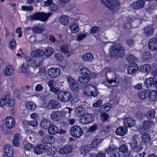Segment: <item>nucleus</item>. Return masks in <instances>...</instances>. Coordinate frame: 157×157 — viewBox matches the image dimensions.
Returning <instances> with one entry per match:
<instances>
[{
    "label": "nucleus",
    "instance_id": "45",
    "mask_svg": "<svg viewBox=\"0 0 157 157\" xmlns=\"http://www.w3.org/2000/svg\"><path fill=\"white\" fill-rule=\"evenodd\" d=\"M26 107L29 110L33 111L36 107V105L32 101H28L26 105Z\"/></svg>",
    "mask_w": 157,
    "mask_h": 157
},
{
    "label": "nucleus",
    "instance_id": "46",
    "mask_svg": "<svg viewBox=\"0 0 157 157\" xmlns=\"http://www.w3.org/2000/svg\"><path fill=\"white\" fill-rule=\"evenodd\" d=\"M54 52V50L51 47H47L45 49V55L47 57H49Z\"/></svg>",
    "mask_w": 157,
    "mask_h": 157
},
{
    "label": "nucleus",
    "instance_id": "22",
    "mask_svg": "<svg viewBox=\"0 0 157 157\" xmlns=\"http://www.w3.org/2000/svg\"><path fill=\"white\" fill-rule=\"evenodd\" d=\"M152 74L154 76L153 78L154 81V86L157 87V65L155 64H152Z\"/></svg>",
    "mask_w": 157,
    "mask_h": 157
},
{
    "label": "nucleus",
    "instance_id": "1",
    "mask_svg": "<svg viewBox=\"0 0 157 157\" xmlns=\"http://www.w3.org/2000/svg\"><path fill=\"white\" fill-rule=\"evenodd\" d=\"M125 49L121 44L118 43L111 46L109 48V56L112 58L118 59L122 58L124 54Z\"/></svg>",
    "mask_w": 157,
    "mask_h": 157
},
{
    "label": "nucleus",
    "instance_id": "14",
    "mask_svg": "<svg viewBox=\"0 0 157 157\" xmlns=\"http://www.w3.org/2000/svg\"><path fill=\"white\" fill-rule=\"evenodd\" d=\"M61 70L58 68H50L48 70V74L51 78H56L58 76L61 74Z\"/></svg>",
    "mask_w": 157,
    "mask_h": 157
},
{
    "label": "nucleus",
    "instance_id": "37",
    "mask_svg": "<svg viewBox=\"0 0 157 157\" xmlns=\"http://www.w3.org/2000/svg\"><path fill=\"white\" fill-rule=\"evenodd\" d=\"M94 58V56L90 53H86L82 56V59L85 61L91 62Z\"/></svg>",
    "mask_w": 157,
    "mask_h": 157
},
{
    "label": "nucleus",
    "instance_id": "15",
    "mask_svg": "<svg viewBox=\"0 0 157 157\" xmlns=\"http://www.w3.org/2000/svg\"><path fill=\"white\" fill-rule=\"evenodd\" d=\"M4 151L3 157H13V150L10 145L7 144L5 146Z\"/></svg>",
    "mask_w": 157,
    "mask_h": 157
},
{
    "label": "nucleus",
    "instance_id": "40",
    "mask_svg": "<svg viewBox=\"0 0 157 157\" xmlns=\"http://www.w3.org/2000/svg\"><path fill=\"white\" fill-rule=\"evenodd\" d=\"M44 152H46L47 154L48 155L53 156L56 152V150L54 147H48L47 145Z\"/></svg>",
    "mask_w": 157,
    "mask_h": 157
},
{
    "label": "nucleus",
    "instance_id": "9",
    "mask_svg": "<svg viewBox=\"0 0 157 157\" xmlns=\"http://www.w3.org/2000/svg\"><path fill=\"white\" fill-rule=\"evenodd\" d=\"M137 138V136L135 135L132 136L130 141L129 144L131 147V149L136 152H139L141 151L143 149V147L140 145H139L137 140L136 139Z\"/></svg>",
    "mask_w": 157,
    "mask_h": 157
},
{
    "label": "nucleus",
    "instance_id": "25",
    "mask_svg": "<svg viewBox=\"0 0 157 157\" xmlns=\"http://www.w3.org/2000/svg\"><path fill=\"white\" fill-rule=\"evenodd\" d=\"M115 132L117 135L123 136L127 133V129L125 127H119L117 128Z\"/></svg>",
    "mask_w": 157,
    "mask_h": 157
},
{
    "label": "nucleus",
    "instance_id": "43",
    "mask_svg": "<svg viewBox=\"0 0 157 157\" xmlns=\"http://www.w3.org/2000/svg\"><path fill=\"white\" fill-rule=\"evenodd\" d=\"M155 111L154 109H151L147 112L146 116L148 119L151 120L155 117Z\"/></svg>",
    "mask_w": 157,
    "mask_h": 157
},
{
    "label": "nucleus",
    "instance_id": "32",
    "mask_svg": "<svg viewBox=\"0 0 157 157\" xmlns=\"http://www.w3.org/2000/svg\"><path fill=\"white\" fill-rule=\"evenodd\" d=\"M85 113L86 111L85 109L82 107H77L75 109V114L78 117H82Z\"/></svg>",
    "mask_w": 157,
    "mask_h": 157
},
{
    "label": "nucleus",
    "instance_id": "31",
    "mask_svg": "<svg viewBox=\"0 0 157 157\" xmlns=\"http://www.w3.org/2000/svg\"><path fill=\"white\" fill-rule=\"evenodd\" d=\"M52 122L47 119L43 120L40 123V127L43 129H48Z\"/></svg>",
    "mask_w": 157,
    "mask_h": 157
},
{
    "label": "nucleus",
    "instance_id": "64",
    "mask_svg": "<svg viewBox=\"0 0 157 157\" xmlns=\"http://www.w3.org/2000/svg\"><path fill=\"white\" fill-rule=\"evenodd\" d=\"M49 9L50 11H55L57 10V6L55 4L53 3L51 6H49Z\"/></svg>",
    "mask_w": 157,
    "mask_h": 157
},
{
    "label": "nucleus",
    "instance_id": "35",
    "mask_svg": "<svg viewBox=\"0 0 157 157\" xmlns=\"http://www.w3.org/2000/svg\"><path fill=\"white\" fill-rule=\"evenodd\" d=\"M152 54L149 51H144L141 56V59L144 61H146L149 60L151 57Z\"/></svg>",
    "mask_w": 157,
    "mask_h": 157
},
{
    "label": "nucleus",
    "instance_id": "19",
    "mask_svg": "<svg viewBox=\"0 0 157 157\" xmlns=\"http://www.w3.org/2000/svg\"><path fill=\"white\" fill-rule=\"evenodd\" d=\"M73 147L70 145H65L63 147L58 151V153L63 154L70 153L72 151Z\"/></svg>",
    "mask_w": 157,
    "mask_h": 157
},
{
    "label": "nucleus",
    "instance_id": "63",
    "mask_svg": "<svg viewBox=\"0 0 157 157\" xmlns=\"http://www.w3.org/2000/svg\"><path fill=\"white\" fill-rule=\"evenodd\" d=\"M102 101L101 99L98 100L96 102L93 104L94 107L97 108L100 106L102 104Z\"/></svg>",
    "mask_w": 157,
    "mask_h": 157
},
{
    "label": "nucleus",
    "instance_id": "62",
    "mask_svg": "<svg viewBox=\"0 0 157 157\" xmlns=\"http://www.w3.org/2000/svg\"><path fill=\"white\" fill-rule=\"evenodd\" d=\"M55 56L56 59L59 62H61L63 60V57L60 54L56 53L55 54Z\"/></svg>",
    "mask_w": 157,
    "mask_h": 157
},
{
    "label": "nucleus",
    "instance_id": "2",
    "mask_svg": "<svg viewBox=\"0 0 157 157\" xmlns=\"http://www.w3.org/2000/svg\"><path fill=\"white\" fill-rule=\"evenodd\" d=\"M81 73L82 76L78 77V81L79 82L83 84L88 83L91 78H93V72L86 67L82 68L80 71Z\"/></svg>",
    "mask_w": 157,
    "mask_h": 157
},
{
    "label": "nucleus",
    "instance_id": "12",
    "mask_svg": "<svg viewBox=\"0 0 157 157\" xmlns=\"http://www.w3.org/2000/svg\"><path fill=\"white\" fill-rule=\"evenodd\" d=\"M94 120V116L92 114L87 113L83 117L80 119V121L82 124H87L92 123Z\"/></svg>",
    "mask_w": 157,
    "mask_h": 157
},
{
    "label": "nucleus",
    "instance_id": "29",
    "mask_svg": "<svg viewBox=\"0 0 157 157\" xmlns=\"http://www.w3.org/2000/svg\"><path fill=\"white\" fill-rule=\"evenodd\" d=\"M134 18L132 17L129 16L127 17L126 18V23L124 24V26L127 29H130L133 27L132 25V23L134 21Z\"/></svg>",
    "mask_w": 157,
    "mask_h": 157
},
{
    "label": "nucleus",
    "instance_id": "3",
    "mask_svg": "<svg viewBox=\"0 0 157 157\" xmlns=\"http://www.w3.org/2000/svg\"><path fill=\"white\" fill-rule=\"evenodd\" d=\"M153 122L151 121H145L142 124L140 131L143 133L142 136V140L145 143L149 142L151 140L150 135L147 134L148 132L150 130V128L151 125L150 122Z\"/></svg>",
    "mask_w": 157,
    "mask_h": 157
},
{
    "label": "nucleus",
    "instance_id": "36",
    "mask_svg": "<svg viewBox=\"0 0 157 157\" xmlns=\"http://www.w3.org/2000/svg\"><path fill=\"white\" fill-rule=\"evenodd\" d=\"M44 54L43 51L39 49L32 51L31 53V55L32 57L33 58H36L42 56Z\"/></svg>",
    "mask_w": 157,
    "mask_h": 157
},
{
    "label": "nucleus",
    "instance_id": "27",
    "mask_svg": "<svg viewBox=\"0 0 157 157\" xmlns=\"http://www.w3.org/2000/svg\"><path fill=\"white\" fill-rule=\"evenodd\" d=\"M61 117H60L59 112L58 111H53L50 116V118L53 121L58 122L60 121Z\"/></svg>",
    "mask_w": 157,
    "mask_h": 157
},
{
    "label": "nucleus",
    "instance_id": "6",
    "mask_svg": "<svg viewBox=\"0 0 157 157\" xmlns=\"http://www.w3.org/2000/svg\"><path fill=\"white\" fill-rule=\"evenodd\" d=\"M72 98V94L66 90H60L57 93L58 99L63 102H68L71 100Z\"/></svg>",
    "mask_w": 157,
    "mask_h": 157
},
{
    "label": "nucleus",
    "instance_id": "38",
    "mask_svg": "<svg viewBox=\"0 0 157 157\" xmlns=\"http://www.w3.org/2000/svg\"><path fill=\"white\" fill-rule=\"evenodd\" d=\"M69 18L68 16L63 15L61 16L59 18L60 24L63 25H66L69 23Z\"/></svg>",
    "mask_w": 157,
    "mask_h": 157
},
{
    "label": "nucleus",
    "instance_id": "44",
    "mask_svg": "<svg viewBox=\"0 0 157 157\" xmlns=\"http://www.w3.org/2000/svg\"><path fill=\"white\" fill-rule=\"evenodd\" d=\"M12 141L13 146L18 147L20 145L19 137L18 134L14 135Z\"/></svg>",
    "mask_w": 157,
    "mask_h": 157
},
{
    "label": "nucleus",
    "instance_id": "42",
    "mask_svg": "<svg viewBox=\"0 0 157 157\" xmlns=\"http://www.w3.org/2000/svg\"><path fill=\"white\" fill-rule=\"evenodd\" d=\"M14 69L13 66L11 65H9L6 67L5 71L4 73L6 75H10L14 72Z\"/></svg>",
    "mask_w": 157,
    "mask_h": 157
},
{
    "label": "nucleus",
    "instance_id": "54",
    "mask_svg": "<svg viewBox=\"0 0 157 157\" xmlns=\"http://www.w3.org/2000/svg\"><path fill=\"white\" fill-rule=\"evenodd\" d=\"M26 123L27 125H30L33 127H36L38 124L37 122L36 121H27Z\"/></svg>",
    "mask_w": 157,
    "mask_h": 157
},
{
    "label": "nucleus",
    "instance_id": "48",
    "mask_svg": "<svg viewBox=\"0 0 157 157\" xmlns=\"http://www.w3.org/2000/svg\"><path fill=\"white\" fill-rule=\"evenodd\" d=\"M32 30L33 32L36 33H41L44 31L41 27L37 26H36L32 27Z\"/></svg>",
    "mask_w": 157,
    "mask_h": 157
},
{
    "label": "nucleus",
    "instance_id": "53",
    "mask_svg": "<svg viewBox=\"0 0 157 157\" xmlns=\"http://www.w3.org/2000/svg\"><path fill=\"white\" fill-rule=\"evenodd\" d=\"M87 36V35L86 34L79 33L77 35L76 40L77 41H80L86 38Z\"/></svg>",
    "mask_w": 157,
    "mask_h": 157
},
{
    "label": "nucleus",
    "instance_id": "59",
    "mask_svg": "<svg viewBox=\"0 0 157 157\" xmlns=\"http://www.w3.org/2000/svg\"><path fill=\"white\" fill-rule=\"evenodd\" d=\"M101 110L103 111V112H106L108 111L110 109V107L107 105H103L101 107Z\"/></svg>",
    "mask_w": 157,
    "mask_h": 157
},
{
    "label": "nucleus",
    "instance_id": "23",
    "mask_svg": "<svg viewBox=\"0 0 157 157\" xmlns=\"http://www.w3.org/2000/svg\"><path fill=\"white\" fill-rule=\"evenodd\" d=\"M135 121L132 117H128L124 120V125L127 127H131L135 125Z\"/></svg>",
    "mask_w": 157,
    "mask_h": 157
},
{
    "label": "nucleus",
    "instance_id": "52",
    "mask_svg": "<svg viewBox=\"0 0 157 157\" xmlns=\"http://www.w3.org/2000/svg\"><path fill=\"white\" fill-rule=\"evenodd\" d=\"M100 29V27L94 26L92 27L90 29V33L92 34H95L99 32Z\"/></svg>",
    "mask_w": 157,
    "mask_h": 157
},
{
    "label": "nucleus",
    "instance_id": "61",
    "mask_svg": "<svg viewBox=\"0 0 157 157\" xmlns=\"http://www.w3.org/2000/svg\"><path fill=\"white\" fill-rule=\"evenodd\" d=\"M136 59L135 57L132 55L130 54L127 57V60L130 63L134 62Z\"/></svg>",
    "mask_w": 157,
    "mask_h": 157
},
{
    "label": "nucleus",
    "instance_id": "5",
    "mask_svg": "<svg viewBox=\"0 0 157 157\" xmlns=\"http://www.w3.org/2000/svg\"><path fill=\"white\" fill-rule=\"evenodd\" d=\"M101 1L112 11L117 10L120 5L118 0H101Z\"/></svg>",
    "mask_w": 157,
    "mask_h": 157
},
{
    "label": "nucleus",
    "instance_id": "41",
    "mask_svg": "<svg viewBox=\"0 0 157 157\" xmlns=\"http://www.w3.org/2000/svg\"><path fill=\"white\" fill-rule=\"evenodd\" d=\"M61 125L60 126L61 128L59 130L58 129V133L60 134H64L66 132L67 128V124L66 122H62Z\"/></svg>",
    "mask_w": 157,
    "mask_h": 157
},
{
    "label": "nucleus",
    "instance_id": "50",
    "mask_svg": "<svg viewBox=\"0 0 157 157\" xmlns=\"http://www.w3.org/2000/svg\"><path fill=\"white\" fill-rule=\"evenodd\" d=\"M118 150L121 152H126L128 150V146L126 144H123L119 147Z\"/></svg>",
    "mask_w": 157,
    "mask_h": 157
},
{
    "label": "nucleus",
    "instance_id": "39",
    "mask_svg": "<svg viewBox=\"0 0 157 157\" xmlns=\"http://www.w3.org/2000/svg\"><path fill=\"white\" fill-rule=\"evenodd\" d=\"M144 83L146 87L149 88L153 85H154V79L151 77L147 78L144 81Z\"/></svg>",
    "mask_w": 157,
    "mask_h": 157
},
{
    "label": "nucleus",
    "instance_id": "55",
    "mask_svg": "<svg viewBox=\"0 0 157 157\" xmlns=\"http://www.w3.org/2000/svg\"><path fill=\"white\" fill-rule=\"evenodd\" d=\"M60 50L64 53H68V47L65 44H62L60 47Z\"/></svg>",
    "mask_w": 157,
    "mask_h": 157
},
{
    "label": "nucleus",
    "instance_id": "4",
    "mask_svg": "<svg viewBox=\"0 0 157 157\" xmlns=\"http://www.w3.org/2000/svg\"><path fill=\"white\" fill-rule=\"evenodd\" d=\"M51 13H45L43 12H38L34 13L33 15H30L29 18L31 21H39L42 22L47 21Z\"/></svg>",
    "mask_w": 157,
    "mask_h": 157
},
{
    "label": "nucleus",
    "instance_id": "60",
    "mask_svg": "<svg viewBox=\"0 0 157 157\" xmlns=\"http://www.w3.org/2000/svg\"><path fill=\"white\" fill-rule=\"evenodd\" d=\"M22 9L24 11H31L33 10V7L31 6H21Z\"/></svg>",
    "mask_w": 157,
    "mask_h": 157
},
{
    "label": "nucleus",
    "instance_id": "24",
    "mask_svg": "<svg viewBox=\"0 0 157 157\" xmlns=\"http://www.w3.org/2000/svg\"><path fill=\"white\" fill-rule=\"evenodd\" d=\"M59 102L54 100H50L47 105V107L49 109H57L60 107Z\"/></svg>",
    "mask_w": 157,
    "mask_h": 157
},
{
    "label": "nucleus",
    "instance_id": "49",
    "mask_svg": "<svg viewBox=\"0 0 157 157\" xmlns=\"http://www.w3.org/2000/svg\"><path fill=\"white\" fill-rule=\"evenodd\" d=\"M70 29L73 33H76L79 30V27L78 24L76 23L73 24L70 27Z\"/></svg>",
    "mask_w": 157,
    "mask_h": 157
},
{
    "label": "nucleus",
    "instance_id": "56",
    "mask_svg": "<svg viewBox=\"0 0 157 157\" xmlns=\"http://www.w3.org/2000/svg\"><path fill=\"white\" fill-rule=\"evenodd\" d=\"M16 45V42L15 39L11 40L10 43L9 48L10 49L13 50L15 48Z\"/></svg>",
    "mask_w": 157,
    "mask_h": 157
},
{
    "label": "nucleus",
    "instance_id": "28",
    "mask_svg": "<svg viewBox=\"0 0 157 157\" xmlns=\"http://www.w3.org/2000/svg\"><path fill=\"white\" fill-rule=\"evenodd\" d=\"M58 128L53 123L48 128V132L49 134L52 135H55L58 133Z\"/></svg>",
    "mask_w": 157,
    "mask_h": 157
},
{
    "label": "nucleus",
    "instance_id": "34",
    "mask_svg": "<svg viewBox=\"0 0 157 157\" xmlns=\"http://www.w3.org/2000/svg\"><path fill=\"white\" fill-rule=\"evenodd\" d=\"M148 96L149 100L151 102H154L157 100V91L155 90H149Z\"/></svg>",
    "mask_w": 157,
    "mask_h": 157
},
{
    "label": "nucleus",
    "instance_id": "58",
    "mask_svg": "<svg viewBox=\"0 0 157 157\" xmlns=\"http://www.w3.org/2000/svg\"><path fill=\"white\" fill-rule=\"evenodd\" d=\"M32 148L33 144L31 143H28L25 145L24 149L25 151H29Z\"/></svg>",
    "mask_w": 157,
    "mask_h": 157
},
{
    "label": "nucleus",
    "instance_id": "18",
    "mask_svg": "<svg viewBox=\"0 0 157 157\" xmlns=\"http://www.w3.org/2000/svg\"><path fill=\"white\" fill-rule=\"evenodd\" d=\"M14 118L11 116L8 117L5 119V123L6 127L9 129L13 128L15 125Z\"/></svg>",
    "mask_w": 157,
    "mask_h": 157
},
{
    "label": "nucleus",
    "instance_id": "26",
    "mask_svg": "<svg viewBox=\"0 0 157 157\" xmlns=\"http://www.w3.org/2000/svg\"><path fill=\"white\" fill-rule=\"evenodd\" d=\"M54 138L52 136L47 135L43 137L42 140V142L46 144H52L54 143Z\"/></svg>",
    "mask_w": 157,
    "mask_h": 157
},
{
    "label": "nucleus",
    "instance_id": "57",
    "mask_svg": "<svg viewBox=\"0 0 157 157\" xmlns=\"http://www.w3.org/2000/svg\"><path fill=\"white\" fill-rule=\"evenodd\" d=\"M109 118V115L106 113L101 114V119L103 122L106 121Z\"/></svg>",
    "mask_w": 157,
    "mask_h": 157
},
{
    "label": "nucleus",
    "instance_id": "7",
    "mask_svg": "<svg viewBox=\"0 0 157 157\" xmlns=\"http://www.w3.org/2000/svg\"><path fill=\"white\" fill-rule=\"evenodd\" d=\"M96 92L98 91L92 85L88 84L85 85L83 90L84 94L86 96H92L95 97L98 95Z\"/></svg>",
    "mask_w": 157,
    "mask_h": 157
},
{
    "label": "nucleus",
    "instance_id": "10",
    "mask_svg": "<svg viewBox=\"0 0 157 157\" xmlns=\"http://www.w3.org/2000/svg\"><path fill=\"white\" fill-rule=\"evenodd\" d=\"M70 133L71 136L75 138L80 137L83 134V131L80 127L77 125H74L70 129Z\"/></svg>",
    "mask_w": 157,
    "mask_h": 157
},
{
    "label": "nucleus",
    "instance_id": "17",
    "mask_svg": "<svg viewBox=\"0 0 157 157\" xmlns=\"http://www.w3.org/2000/svg\"><path fill=\"white\" fill-rule=\"evenodd\" d=\"M47 145L43 144H38L35 147L34 149V152L37 155H39L42 153L43 152L45 151Z\"/></svg>",
    "mask_w": 157,
    "mask_h": 157
},
{
    "label": "nucleus",
    "instance_id": "30",
    "mask_svg": "<svg viewBox=\"0 0 157 157\" xmlns=\"http://www.w3.org/2000/svg\"><path fill=\"white\" fill-rule=\"evenodd\" d=\"M151 66L149 64H145L140 67V70L142 72L148 74L151 70Z\"/></svg>",
    "mask_w": 157,
    "mask_h": 157
},
{
    "label": "nucleus",
    "instance_id": "51",
    "mask_svg": "<svg viewBox=\"0 0 157 157\" xmlns=\"http://www.w3.org/2000/svg\"><path fill=\"white\" fill-rule=\"evenodd\" d=\"M27 63L28 65L30 66H33L35 63V60L34 59H32V58L30 57H27L26 58Z\"/></svg>",
    "mask_w": 157,
    "mask_h": 157
},
{
    "label": "nucleus",
    "instance_id": "8",
    "mask_svg": "<svg viewBox=\"0 0 157 157\" xmlns=\"http://www.w3.org/2000/svg\"><path fill=\"white\" fill-rule=\"evenodd\" d=\"M15 103V101L11 99L8 95L3 97L0 100V106L1 107L5 105L9 107H13Z\"/></svg>",
    "mask_w": 157,
    "mask_h": 157
},
{
    "label": "nucleus",
    "instance_id": "16",
    "mask_svg": "<svg viewBox=\"0 0 157 157\" xmlns=\"http://www.w3.org/2000/svg\"><path fill=\"white\" fill-rule=\"evenodd\" d=\"M139 66L134 62L130 63L127 68V72L129 75H132L135 73L138 70Z\"/></svg>",
    "mask_w": 157,
    "mask_h": 157
},
{
    "label": "nucleus",
    "instance_id": "20",
    "mask_svg": "<svg viewBox=\"0 0 157 157\" xmlns=\"http://www.w3.org/2000/svg\"><path fill=\"white\" fill-rule=\"evenodd\" d=\"M154 29L152 25H147L144 28V34L146 36H150L153 34Z\"/></svg>",
    "mask_w": 157,
    "mask_h": 157
},
{
    "label": "nucleus",
    "instance_id": "11",
    "mask_svg": "<svg viewBox=\"0 0 157 157\" xmlns=\"http://www.w3.org/2000/svg\"><path fill=\"white\" fill-rule=\"evenodd\" d=\"M71 89L74 91H77L79 89V85L77 81L71 76H68L67 77Z\"/></svg>",
    "mask_w": 157,
    "mask_h": 157
},
{
    "label": "nucleus",
    "instance_id": "33",
    "mask_svg": "<svg viewBox=\"0 0 157 157\" xmlns=\"http://www.w3.org/2000/svg\"><path fill=\"white\" fill-rule=\"evenodd\" d=\"M149 94V90H145L140 92L138 94V96L141 100H144L148 97Z\"/></svg>",
    "mask_w": 157,
    "mask_h": 157
},
{
    "label": "nucleus",
    "instance_id": "13",
    "mask_svg": "<svg viewBox=\"0 0 157 157\" xmlns=\"http://www.w3.org/2000/svg\"><path fill=\"white\" fill-rule=\"evenodd\" d=\"M151 1V0H138L133 2L131 6L133 9H140L143 8L144 5L145 1Z\"/></svg>",
    "mask_w": 157,
    "mask_h": 157
},
{
    "label": "nucleus",
    "instance_id": "21",
    "mask_svg": "<svg viewBox=\"0 0 157 157\" xmlns=\"http://www.w3.org/2000/svg\"><path fill=\"white\" fill-rule=\"evenodd\" d=\"M149 49L151 50H157V38H152L149 40L148 44Z\"/></svg>",
    "mask_w": 157,
    "mask_h": 157
},
{
    "label": "nucleus",
    "instance_id": "47",
    "mask_svg": "<svg viewBox=\"0 0 157 157\" xmlns=\"http://www.w3.org/2000/svg\"><path fill=\"white\" fill-rule=\"evenodd\" d=\"M38 75L40 76V78H43L45 77L46 75L45 69L43 67L40 68L38 73Z\"/></svg>",
    "mask_w": 157,
    "mask_h": 157
}]
</instances>
